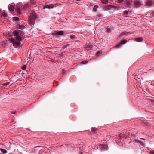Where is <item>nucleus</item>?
Here are the masks:
<instances>
[{
    "label": "nucleus",
    "mask_w": 154,
    "mask_h": 154,
    "mask_svg": "<svg viewBox=\"0 0 154 154\" xmlns=\"http://www.w3.org/2000/svg\"><path fill=\"white\" fill-rule=\"evenodd\" d=\"M102 51H98L95 54V55L97 57L99 56L100 54L102 53Z\"/></svg>",
    "instance_id": "obj_18"
},
{
    "label": "nucleus",
    "mask_w": 154,
    "mask_h": 154,
    "mask_svg": "<svg viewBox=\"0 0 154 154\" xmlns=\"http://www.w3.org/2000/svg\"><path fill=\"white\" fill-rule=\"evenodd\" d=\"M124 0H118V1L119 3L121 2H123Z\"/></svg>",
    "instance_id": "obj_34"
},
{
    "label": "nucleus",
    "mask_w": 154,
    "mask_h": 154,
    "mask_svg": "<svg viewBox=\"0 0 154 154\" xmlns=\"http://www.w3.org/2000/svg\"><path fill=\"white\" fill-rule=\"evenodd\" d=\"M54 5L53 4H51L50 5H45V7L44 8V9L45 8H52L54 7Z\"/></svg>",
    "instance_id": "obj_7"
},
{
    "label": "nucleus",
    "mask_w": 154,
    "mask_h": 154,
    "mask_svg": "<svg viewBox=\"0 0 154 154\" xmlns=\"http://www.w3.org/2000/svg\"><path fill=\"white\" fill-rule=\"evenodd\" d=\"M88 62L87 61H83L81 62V63L83 64H85L87 63Z\"/></svg>",
    "instance_id": "obj_27"
},
{
    "label": "nucleus",
    "mask_w": 154,
    "mask_h": 154,
    "mask_svg": "<svg viewBox=\"0 0 154 154\" xmlns=\"http://www.w3.org/2000/svg\"><path fill=\"white\" fill-rule=\"evenodd\" d=\"M22 5L21 3H18L16 5L15 9L18 14H20V11L22 10Z\"/></svg>",
    "instance_id": "obj_3"
},
{
    "label": "nucleus",
    "mask_w": 154,
    "mask_h": 154,
    "mask_svg": "<svg viewBox=\"0 0 154 154\" xmlns=\"http://www.w3.org/2000/svg\"><path fill=\"white\" fill-rule=\"evenodd\" d=\"M135 40L137 42H140L142 41L143 38L142 37L136 38H135Z\"/></svg>",
    "instance_id": "obj_14"
},
{
    "label": "nucleus",
    "mask_w": 154,
    "mask_h": 154,
    "mask_svg": "<svg viewBox=\"0 0 154 154\" xmlns=\"http://www.w3.org/2000/svg\"><path fill=\"white\" fill-rule=\"evenodd\" d=\"M126 4L127 5H129L130 4V1H127L126 2Z\"/></svg>",
    "instance_id": "obj_26"
},
{
    "label": "nucleus",
    "mask_w": 154,
    "mask_h": 154,
    "mask_svg": "<svg viewBox=\"0 0 154 154\" xmlns=\"http://www.w3.org/2000/svg\"><path fill=\"white\" fill-rule=\"evenodd\" d=\"M8 9L9 10L11 11H13L14 10V8L12 5H10L8 6Z\"/></svg>",
    "instance_id": "obj_12"
},
{
    "label": "nucleus",
    "mask_w": 154,
    "mask_h": 154,
    "mask_svg": "<svg viewBox=\"0 0 154 154\" xmlns=\"http://www.w3.org/2000/svg\"><path fill=\"white\" fill-rule=\"evenodd\" d=\"M65 72L66 71L65 69H63L62 71V73L64 74L65 73Z\"/></svg>",
    "instance_id": "obj_30"
},
{
    "label": "nucleus",
    "mask_w": 154,
    "mask_h": 154,
    "mask_svg": "<svg viewBox=\"0 0 154 154\" xmlns=\"http://www.w3.org/2000/svg\"><path fill=\"white\" fill-rule=\"evenodd\" d=\"M56 35H62L63 34V31H59L55 33Z\"/></svg>",
    "instance_id": "obj_17"
},
{
    "label": "nucleus",
    "mask_w": 154,
    "mask_h": 154,
    "mask_svg": "<svg viewBox=\"0 0 154 154\" xmlns=\"http://www.w3.org/2000/svg\"><path fill=\"white\" fill-rule=\"evenodd\" d=\"M121 133L119 135V139H121L122 138H126L127 136L128 135L126 134L125 133Z\"/></svg>",
    "instance_id": "obj_4"
},
{
    "label": "nucleus",
    "mask_w": 154,
    "mask_h": 154,
    "mask_svg": "<svg viewBox=\"0 0 154 154\" xmlns=\"http://www.w3.org/2000/svg\"><path fill=\"white\" fill-rule=\"evenodd\" d=\"M22 38L19 36H17L16 37V39H11V42L14 45L16 44L17 45L19 46L20 44V41L21 40Z\"/></svg>",
    "instance_id": "obj_2"
},
{
    "label": "nucleus",
    "mask_w": 154,
    "mask_h": 154,
    "mask_svg": "<svg viewBox=\"0 0 154 154\" xmlns=\"http://www.w3.org/2000/svg\"><path fill=\"white\" fill-rule=\"evenodd\" d=\"M93 46L91 45H87L84 47V49L86 50H90L91 49Z\"/></svg>",
    "instance_id": "obj_6"
},
{
    "label": "nucleus",
    "mask_w": 154,
    "mask_h": 154,
    "mask_svg": "<svg viewBox=\"0 0 154 154\" xmlns=\"http://www.w3.org/2000/svg\"><path fill=\"white\" fill-rule=\"evenodd\" d=\"M152 14H153V16H154V11H152Z\"/></svg>",
    "instance_id": "obj_36"
},
{
    "label": "nucleus",
    "mask_w": 154,
    "mask_h": 154,
    "mask_svg": "<svg viewBox=\"0 0 154 154\" xmlns=\"http://www.w3.org/2000/svg\"><path fill=\"white\" fill-rule=\"evenodd\" d=\"M20 32L21 31L19 30H15L13 32L14 35L16 36H18L20 35Z\"/></svg>",
    "instance_id": "obj_8"
},
{
    "label": "nucleus",
    "mask_w": 154,
    "mask_h": 154,
    "mask_svg": "<svg viewBox=\"0 0 154 154\" xmlns=\"http://www.w3.org/2000/svg\"><path fill=\"white\" fill-rule=\"evenodd\" d=\"M1 9H0V13H1Z\"/></svg>",
    "instance_id": "obj_37"
},
{
    "label": "nucleus",
    "mask_w": 154,
    "mask_h": 154,
    "mask_svg": "<svg viewBox=\"0 0 154 154\" xmlns=\"http://www.w3.org/2000/svg\"><path fill=\"white\" fill-rule=\"evenodd\" d=\"M128 12V11H125L124 12V14H127Z\"/></svg>",
    "instance_id": "obj_32"
},
{
    "label": "nucleus",
    "mask_w": 154,
    "mask_h": 154,
    "mask_svg": "<svg viewBox=\"0 0 154 154\" xmlns=\"http://www.w3.org/2000/svg\"><path fill=\"white\" fill-rule=\"evenodd\" d=\"M130 33V32H126V31H124V32H122V33L120 34V36H122L124 35H127V34H129Z\"/></svg>",
    "instance_id": "obj_15"
},
{
    "label": "nucleus",
    "mask_w": 154,
    "mask_h": 154,
    "mask_svg": "<svg viewBox=\"0 0 154 154\" xmlns=\"http://www.w3.org/2000/svg\"><path fill=\"white\" fill-rule=\"evenodd\" d=\"M99 147L102 150H106L108 148L107 145L105 144L100 145Z\"/></svg>",
    "instance_id": "obj_5"
},
{
    "label": "nucleus",
    "mask_w": 154,
    "mask_h": 154,
    "mask_svg": "<svg viewBox=\"0 0 154 154\" xmlns=\"http://www.w3.org/2000/svg\"><path fill=\"white\" fill-rule=\"evenodd\" d=\"M101 2L103 4H106L108 3V0H101Z\"/></svg>",
    "instance_id": "obj_21"
},
{
    "label": "nucleus",
    "mask_w": 154,
    "mask_h": 154,
    "mask_svg": "<svg viewBox=\"0 0 154 154\" xmlns=\"http://www.w3.org/2000/svg\"><path fill=\"white\" fill-rule=\"evenodd\" d=\"M13 19L14 21H16L18 20H19V18L18 17H13Z\"/></svg>",
    "instance_id": "obj_22"
},
{
    "label": "nucleus",
    "mask_w": 154,
    "mask_h": 154,
    "mask_svg": "<svg viewBox=\"0 0 154 154\" xmlns=\"http://www.w3.org/2000/svg\"><path fill=\"white\" fill-rule=\"evenodd\" d=\"M146 4L147 6H150L152 5V2L151 1L148 0Z\"/></svg>",
    "instance_id": "obj_16"
},
{
    "label": "nucleus",
    "mask_w": 154,
    "mask_h": 154,
    "mask_svg": "<svg viewBox=\"0 0 154 154\" xmlns=\"http://www.w3.org/2000/svg\"><path fill=\"white\" fill-rule=\"evenodd\" d=\"M149 153L150 154H154V150L150 151Z\"/></svg>",
    "instance_id": "obj_28"
},
{
    "label": "nucleus",
    "mask_w": 154,
    "mask_h": 154,
    "mask_svg": "<svg viewBox=\"0 0 154 154\" xmlns=\"http://www.w3.org/2000/svg\"><path fill=\"white\" fill-rule=\"evenodd\" d=\"M3 15L5 17H6L7 16V14L5 13H3Z\"/></svg>",
    "instance_id": "obj_35"
},
{
    "label": "nucleus",
    "mask_w": 154,
    "mask_h": 154,
    "mask_svg": "<svg viewBox=\"0 0 154 154\" xmlns=\"http://www.w3.org/2000/svg\"><path fill=\"white\" fill-rule=\"evenodd\" d=\"M97 8H98V6H97V5H95L94 6V8H93V10L94 11H96Z\"/></svg>",
    "instance_id": "obj_25"
},
{
    "label": "nucleus",
    "mask_w": 154,
    "mask_h": 154,
    "mask_svg": "<svg viewBox=\"0 0 154 154\" xmlns=\"http://www.w3.org/2000/svg\"><path fill=\"white\" fill-rule=\"evenodd\" d=\"M16 112V111H12L11 112V113L12 114H15Z\"/></svg>",
    "instance_id": "obj_33"
},
{
    "label": "nucleus",
    "mask_w": 154,
    "mask_h": 154,
    "mask_svg": "<svg viewBox=\"0 0 154 154\" xmlns=\"http://www.w3.org/2000/svg\"><path fill=\"white\" fill-rule=\"evenodd\" d=\"M26 65H23L22 67V69L23 70H25L26 68Z\"/></svg>",
    "instance_id": "obj_23"
},
{
    "label": "nucleus",
    "mask_w": 154,
    "mask_h": 154,
    "mask_svg": "<svg viewBox=\"0 0 154 154\" xmlns=\"http://www.w3.org/2000/svg\"><path fill=\"white\" fill-rule=\"evenodd\" d=\"M69 46V45L68 44H67V45H65L64 46H63L62 48H63V49H64L66 47H67L68 46Z\"/></svg>",
    "instance_id": "obj_29"
},
{
    "label": "nucleus",
    "mask_w": 154,
    "mask_h": 154,
    "mask_svg": "<svg viewBox=\"0 0 154 154\" xmlns=\"http://www.w3.org/2000/svg\"><path fill=\"white\" fill-rule=\"evenodd\" d=\"M76 37V36L73 35H71L70 36V38L72 39H75Z\"/></svg>",
    "instance_id": "obj_20"
},
{
    "label": "nucleus",
    "mask_w": 154,
    "mask_h": 154,
    "mask_svg": "<svg viewBox=\"0 0 154 154\" xmlns=\"http://www.w3.org/2000/svg\"><path fill=\"white\" fill-rule=\"evenodd\" d=\"M30 2L32 4H33L34 5H35L36 4H34L36 3V2L34 0H32L30 1Z\"/></svg>",
    "instance_id": "obj_24"
},
{
    "label": "nucleus",
    "mask_w": 154,
    "mask_h": 154,
    "mask_svg": "<svg viewBox=\"0 0 154 154\" xmlns=\"http://www.w3.org/2000/svg\"><path fill=\"white\" fill-rule=\"evenodd\" d=\"M17 28L23 30L25 28V26L23 25L18 24L17 26Z\"/></svg>",
    "instance_id": "obj_11"
},
{
    "label": "nucleus",
    "mask_w": 154,
    "mask_h": 154,
    "mask_svg": "<svg viewBox=\"0 0 154 154\" xmlns=\"http://www.w3.org/2000/svg\"><path fill=\"white\" fill-rule=\"evenodd\" d=\"M106 31L108 32L109 33L110 32V29L109 28H107L106 29Z\"/></svg>",
    "instance_id": "obj_31"
},
{
    "label": "nucleus",
    "mask_w": 154,
    "mask_h": 154,
    "mask_svg": "<svg viewBox=\"0 0 154 154\" xmlns=\"http://www.w3.org/2000/svg\"><path fill=\"white\" fill-rule=\"evenodd\" d=\"M127 42V41L125 40H122L121 41L120 43L118 44L116 46V48H119L120 46L121 45V44H125Z\"/></svg>",
    "instance_id": "obj_10"
},
{
    "label": "nucleus",
    "mask_w": 154,
    "mask_h": 154,
    "mask_svg": "<svg viewBox=\"0 0 154 154\" xmlns=\"http://www.w3.org/2000/svg\"><path fill=\"white\" fill-rule=\"evenodd\" d=\"M30 15L28 19V22L30 25L33 27L36 18V13L34 11H32L30 13Z\"/></svg>",
    "instance_id": "obj_1"
},
{
    "label": "nucleus",
    "mask_w": 154,
    "mask_h": 154,
    "mask_svg": "<svg viewBox=\"0 0 154 154\" xmlns=\"http://www.w3.org/2000/svg\"><path fill=\"white\" fill-rule=\"evenodd\" d=\"M30 5L29 4H27L24 5L23 6V10H26L28 9L30 7Z\"/></svg>",
    "instance_id": "obj_9"
},
{
    "label": "nucleus",
    "mask_w": 154,
    "mask_h": 154,
    "mask_svg": "<svg viewBox=\"0 0 154 154\" xmlns=\"http://www.w3.org/2000/svg\"><path fill=\"white\" fill-rule=\"evenodd\" d=\"M1 151L4 154L6 153L7 152V151L6 150L2 149H1Z\"/></svg>",
    "instance_id": "obj_19"
},
{
    "label": "nucleus",
    "mask_w": 154,
    "mask_h": 154,
    "mask_svg": "<svg viewBox=\"0 0 154 154\" xmlns=\"http://www.w3.org/2000/svg\"><path fill=\"white\" fill-rule=\"evenodd\" d=\"M141 4V2L140 1H137V0H135V1L134 2V4L136 6H138L140 5Z\"/></svg>",
    "instance_id": "obj_13"
}]
</instances>
